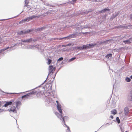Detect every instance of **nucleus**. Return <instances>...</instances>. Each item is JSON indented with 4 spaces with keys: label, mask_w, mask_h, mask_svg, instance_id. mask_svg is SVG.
I'll use <instances>...</instances> for the list:
<instances>
[{
    "label": "nucleus",
    "mask_w": 132,
    "mask_h": 132,
    "mask_svg": "<svg viewBox=\"0 0 132 132\" xmlns=\"http://www.w3.org/2000/svg\"><path fill=\"white\" fill-rule=\"evenodd\" d=\"M94 11V9H89L88 10H84L79 11L77 12V13L78 15H84L93 12Z\"/></svg>",
    "instance_id": "1"
},
{
    "label": "nucleus",
    "mask_w": 132,
    "mask_h": 132,
    "mask_svg": "<svg viewBox=\"0 0 132 132\" xmlns=\"http://www.w3.org/2000/svg\"><path fill=\"white\" fill-rule=\"evenodd\" d=\"M36 91L32 90L31 92L28 93L27 94L22 95L21 96V98L22 99L25 100L27 99L31 98L32 96L31 95H35Z\"/></svg>",
    "instance_id": "2"
},
{
    "label": "nucleus",
    "mask_w": 132,
    "mask_h": 132,
    "mask_svg": "<svg viewBox=\"0 0 132 132\" xmlns=\"http://www.w3.org/2000/svg\"><path fill=\"white\" fill-rule=\"evenodd\" d=\"M78 36V32H75L72 34H70L69 35L62 38H61L60 39H69L71 38H76L77 36Z\"/></svg>",
    "instance_id": "3"
},
{
    "label": "nucleus",
    "mask_w": 132,
    "mask_h": 132,
    "mask_svg": "<svg viewBox=\"0 0 132 132\" xmlns=\"http://www.w3.org/2000/svg\"><path fill=\"white\" fill-rule=\"evenodd\" d=\"M15 101V98H13L10 101H6V102L3 106L5 107H7L9 105H14Z\"/></svg>",
    "instance_id": "4"
},
{
    "label": "nucleus",
    "mask_w": 132,
    "mask_h": 132,
    "mask_svg": "<svg viewBox=\"0 0 132 132\" xmlns=\"http://www.w3.org/2000/svg\"><path fill=\"white\" fill-rule=\"evenodd\" d=\"M129 24H125L115 26V28L122 30L125 29H129Z\"/></svg>",
    "instance_id": "5"
},
{
    "label": "nucleus",
    "mask_w": 132,
    "mask_h": 132,
    "mask_svg": "<svg viewBox=\"0 0 132 132\" xmlns=\"http://www.w3.org/2000/svg\"><path fill=\"white\" fill-rule=\"evenodd\" d=\"M46 79L43 82L42 84H41L38 87H39V88L38 89V91L35 90H33V91H35L36 92L35 93V94H38L40 93V92L43 91L44 90H45V88L44 87L41 86L43 85L44 83L46 82Z\"/></svg>",
    "instance_id": "6"
},
{
    "label": "nucleus",
    "mask_w": 132,
    "mask_h": 132,
    "mask_svg": "<svg viewBox=\"0 0 132 132\" xmlns=\"http://www.w3.org/2000/svg\"><path fill=\"white\" fill-rule=\"evenodd\" d=\"M12 48L11 46L10 47L9 46H7L3 49L0 50V55L1 54H4L6 53V52H5L4 51L7 49H9V51H10L11 50L10 49Z\"/></svg>",
    "instance_id": "7"
},
{
    "label": "nucleus",
    "mask_w": 132,
    "mask_h": 132,
    "mask_svg": "<svg viewBox=\"0 0 132 132\" xmlns=\"http://www.w3.org/2000/svg\"><path fill=\"white\" fill-rule=\"evenodd\" d=\"M38 38H37L35 39H33L32 38H28L26 39L27 43H35L36 41L38 40Z\"/></svg>",
    "instance_id": "8"
},
{
    "label": "nucleus",
    "mask_w": 132,
    "mask_h": 132,
    "mask_svg": "<svg viewBox=\"0 0 132 132\" xmlns=\"http://www.w3.org/2000/svg\"><path fill=\"white\" fill-rule=\"evenodd\" d=\"M56 102L57 104L56 107L59 112L60 113H61L62 112V109H61V106L59 103L58 101L56 100Z\"/></svg>",
    "instance_id": "9"
},
{
    "label": "nucleus",
    "mask_w": 132,
    "mask_h": 132,
    "mask_svg": "<svg viewBox=\"0 0 132 132\" xmlns=\"http://www.w3.org/2000/svg\"><path fill=\"white\" fill-rule=\"evenodd\" d=\"M110 10L111 9H110L108 8V7H107L99 11V12L100 13H103L107 12H109Z\"/></svg>",
    "instance_id": "10"
},
{
    "label": "nucleus",
    "mask_w": 132,
    "mask_h": 132,
    "mask_svg": "<svg viewBox=\"0 0 132 132\" xmlns=\"http://www.w3.org/2000/svg\"><path fill=\"white\" fill-rule=\"evenodd\" d=\"M46 27L43 26L40 28H38L36 29L34 28L35 32H40L43 31L44 29H45Z\"/></svg>",
    "instance_id": "11"
},
{
    "label": "nucleus",
    "mask_w": 132,
    "mask_h": 132,
    "mask_svg": "<svg viewBox=\"0 0 132 132\" xmlns=\"http://www.w3.org/2000/svg\"><path fill=\"white\" fill-rule=\"evenodd\" d=\"M52 11L48 10L44 14H41L39 15L40 17H44L45 16H46L48 14H50L52 13Z\"/></svg>",
    "instance_id": "12"
},
{
    "label": "nucleus",
    "mask_w": 132,
    "mask_h": 132,
    "mask_svg": "<svg viewBox=\"0 0 132 132\" xmlns=\"http://www.w3.org/2000/svg\"><path fill=\"white\" fill-rule=\"evenodd\" d=\"M9 111L10 112H12L14 113H17V110L16 107L15 106H13V107H11V108L8 109V110H5Z\"/></svg>",
    "instance_id": "13"
},
{
    "label": "nucleus",
    "mask_w": 132,
    "mask_h": 132,
    "mask_svg": "<svg viewBox=\"0 0 132 132\" xmlns=\"http://www.w3.org/2000/svg\"><path fill=\"white\" fill-rule=\"evenodd\" d=\"M40 17V16L39 15H32L31 16L28 17V19L29 21L31 20L34 19L38 18Z\"/></svg>",
    "instance_id": "14"
},
{
    "label": "nucleus",
    "mask_w": 132,
    "mask_h": 132,
    "mask_svg": "<svg viewBox=\"0 0 132 132\" xmlns=\"http://www.w3.org/2000/svg\"><path fill=\"white\" fill-rule=\"evenodd\" d=\"M16 33L18 35H24L26 34L25 29L22 30L20 31H17Z\"/></svg>",
    "instance_id": "15"
},
{
    "label": "nucleus",
    "mask_w": 132,
    "mask_h": 132,
    "mask_svg": "<svg viewBox=\"0 0 132 132\" xmlns=\"http://www.w3.org/2000/svg\"><path fill=\"white\" fill-rule=\"evenodd\" d=\"M127 99L128 101H132V90L130 91L129 94L128 95Z\"/></svg>",
    "instance_id": "16"
},
{
    "label": "nucleus",
    "mask_w": 132,
    "mask_h": 132,
    "mask_svg": "<svg viewBox=\"0 0 132 132\" xmlns=\"http://www.w3.org/2000/svg\"><path fill=\"white\" fill-rule=\"evenodd\" d=\"M64 114H63L60 120H62V122H65V121H67L68 120L69 118V117L67 116H63Z\"/></svg>",
    "instance_id": "17"
},
{
    "label": "nucleus",
    "mask_w": 132,
    "mask_h": 132,
    "mask_svg": "<svg viewBox=\"0 0 132 132\" xmlns=\"http://www.w3.org/2000/svg\"><path fill=\"white\" fill-rule=\"evenodd\" d=\"M112 56V54L111 53H108L105 56V58L108 60L111 59Z\"/></svg>",
    "instance_id": "18"
},
{
    "label": "nucleus",
    "mask_w": 132,
    "mask_h": 132,
    "mask_svg": "<svg viewBox=\"0 0 132 132\" xmlns=\"http://www.w3.org/2000/svg\"><path fill=\"white\" fill-rule=\"evenodd\" d=\"M26 34H28L29 33H35L34 28L33 29H28L26 30Z\"/></svg>",
    "instance_id": "19"
},
{
    "label": "nucleus",
    "mask_w": 132,
    "mask_h": 132,
    "mask_svg": "<svg viewBox=\"0 0 132 132\" xmlns=\"http://www.w3.org/2000/svg\"><path fill=\"white\" fill-rule=\"evenodd\" d=\"M112 39H109L108 40H106L103 41L101 42V43L102 44H109L112 41Z\"/></svg>",
    "instance_id": "20"
},
{
    "label": "nucleus",
    "mask_w": 132,
    "mask_h": 132,
    "mask_svg": "<svg viewBox=\"0 0 132 132\" xmlns=\"http://www.w3.org/2000/svg\"><path fill=\"white\" fill-rule=\"evenodd\" d=\"M52 102V99L50 98L47 97L45 101V104H49Z\"/></svg>",
    "instance_id": "21"
},
{
    "label": "nucleus",
    "mask_w": 132,
    "mask_h": 132,
    "mask_svg": "<svg viewBox=\"0 0 132 132\" xmlns=\"http://www.w3.org/2000/svg\"><path fill=\"white\" fill-rule=\"evenodd\" d=\"M63 57H61L58 59L57 61V62L56 63V65L57 66H59L61 64L60 62L63 60Z\"/></svg>",
    "instance_id": "22"
},
{
    "label": "nucleus",
    "mask_w": 132,
    "mask_h": 132,
    "mask_svg": "<svg viewBox=\"0 0 132 132\" xmlns=\"http://www.w3.org/2000/svg\"><path fill=\"white\" fill-rule=\"evenodd\" d=\"M92 31H89V32H79V33L78 32V35L79 34H82L84 35V36H86V35H90L92 33Z\"/></svg>",
    "instance_id": "23"
},
{
    "label": "nucleus",
    "mask_w": 132,
    "mask_h": 132,
    "mask_svg": "<svg viewBox=\"0 0 132 132\" xmlns=\"http://www.w3.org/2000/svg\"><path fill=\"white\" fill-rule=\"evenodd\" d=\"M124 113L125 116L127 115L129 112V109L128 107L126 106L124 109Z\"/></svg>",
    "instance_id": "24"
},
{
    "label": "nucleus",
    "mask_w": 132,
    "mask_h": 132,
    "mask_svg": "<svg viewBox=\"0 0 132 132\" xmlns=\"http://www.w3.org/2000/svg\"><path fill=\"white\" fill-rule=\"evenodd\" d=\"M89 49L94 47L96 45V43H91L88 44Z\"/></svg>",
    "instance_id": "25"
},
{
    "label": "nucleus",
    "mask_w": 132,
    "mask_h": 132,
    "mask_svg": "<svg viewBox=\"0 0 132 132\" xmlns=\"http://www.w3.org/2000/svg\"><path fill=\"white\" fill-rule=\"evenodd\" d=\"M60 113V114L59 113H58L57 112H55V114L60 120L61 118V117L63 114L62 111V112L61 113Z\"/></svg>",
    "instance_id": "26"
},
{
    "label": "nucleus",
    "mask_w": 132,
    "mask_h": 132,
    "mask_svg": "<svg viewBox=\"0 0 132 132\" xmlns=\"http://www.w3.org/2000/svg\"><path fill=\"white\" fill-rule=\"evenodd\" d=\"M45 86L46 88H48V89L50 90H52V85L51 84L47 83L46 84Z\"/></svg>",
    "instance_id": "27"
},
{
    "label": "nucleus",
    "mask_w": 132,
    "mask_h": 132,
    "mask_svg": "<svg viewBox=\"0 0 132 132\" xmlns=\"http://www.w3.org/2000/svg\"><path fill=\"white\" fill-rule=\"evenodd\" d=\"M82 50H86L89 49L88 44L83 45L82 46Z\"/></svg>",
    "instance_id": "28"
},
{
    "label": "nucleus",
    "mask_w": 132,
    "mask_h": 132,
    "mask_svg": "<svg viewBox=\"0 0 132 132\" xmlns=\"http://www.w3.org/2000/svg\"><path fill=\"white\" fill-rule=\"evenodd\" d=\"M123 42L125 44H129L131 43V42L128 39L123 40Z\"/></svg>",
    "instance_id": "29"
},
{
    "label": "nucleus",
    "mask_w": 132,
    "mask_h": 132,
    "mask_svg": "<svg viewBox=\"0 0 132 132\" xmlns=\"http://www.w3.org/2000/svg\"><path fill=\"white\" fill-rule=\"evenodd\" d=\"M84 28H85V29H90L92 27V26H90L89 24H87L86 25L84 26Z\"/></svg>",
    "instance_id": "30"
},
{
    "label": "nucleus",
    "mask_w": 132,
    "mask_h": 132,
    "mask_svg": "<svg viewBox=\"0 0 132 132\" xmlns=\"http://www.w3.org/2000/svg\"><path fill=\"white\" fill-rule=\"evenodd\" d=\"M34 47L36 48H37V49L39 51H41V52H43V50H41L40 48V46L38 44H37V45H35Z\"/></svg>",
    "instance_id": "31"
},
{
    "label": "nucleus",
    "mask_w": 132,
    "mask_h": 132,
    "mask_svg": "<svg viewBox=\"0 0 132 132\" xmlns=\"http://www.w3.org/2000/svg\"><path fill=\"white\" fill-rule=\"evenodd\" d=\"M0 90L2 93H5V94H14H14H17V93H9L8 92H4L1 89H0ZM25 93V92H21V93H17V94L21 93Z\"/></svg>",
    "instance_id": "32"
},
{
    "label": "nucleus",
    "mask_w": 132,
    "mask_h": 132,
    "mask_svg": "<svg viewBox=\"0 0 132 132\" xmlns=\"http://www.w3.org/2000/svg\"><path fill=\"white\" fill-rule=\"evenodd\" d=\"M15 103L16 107H17V106H19L22 104L21 103L20 101H18L15 102Z\"/></svg>",
    "instance_id": "33"
},
{
    "label": "nucleus",
    "mask_w": 132,
    "mask_h": 132,
    "mask_svg": "<svg viewBox=\"0 0 132 132\" xmlns=\"http://www.w3.org/2000/svg\"><path fill=\"white\" fill-rule=\"evenodd\" d=\"M60 38H51L50 39V41H52L53 40H60L63 39H60Z\"/></svg>",
    "instance_id": "34"
},
{
    "label": "nucleus",
    "mask_w": 132,
    "mask_h": 132,
    "mask_svg": "<svg viewBox=\"0 0 132 132\" xmlns=\"http://www.w3.org/2000/svg\"><path fill=\"white\" fill-rule=\"evenodd\" d=\"M62 123L63 124H64L66 127L67 128V130H68V131H70V127L65 124V122H62Z\"/></svg>",
    "instance_id": "35"
},
{
    "label": "nucleus",
    "mask_w": 132,
    "mask_h": 132,
    "mask_svg": "<svg viewBox=\"0 0 132 132\" xmlns=\"http://www.w3.org/2000/svg\"><path fill=\"white\" fill-rule=\"evenodd\" d=\"M111 114H112L113 115H115L117 113V110L116 109H114L113 110H112L111 111Z\"/></svg>",
    "instance_id": "36"
},
{
    "label": "nucleus",
    "mask_w": 132,
    "mask_h": 132,
    "mask_svg": "<svg viewBox=\"0 0 132 132\" xmlns=\"http://www.w3.org/2000/svg\"><path fill=\"white\" fill-rule=\"evenodd\" d=\"M53 73H54V71H52V70H49V71L48 73V76H47V77L46 78V80H47V79L48 76L50 75H51H51H52Z\"/></svg>",
    "instance_id": "37"
},
{
    "label": "nucleus",
    "mask_w": 132,
    "mask_h": 132,
    "mask_svg": "<svg viewBox=\"0 0 132 132\" xmlns=\"http://www.w3.org/2000/svg\"><path fill=\"white\" fill-rule=\"evenodd\" d=\"M116 17L114 14H113L111 16L110 18V20L112 21Z\"/></svg>",
    "instance_id": "38"
},
{
    "label": "nucleus",
    "mask_w": 132,
    "mask_h": 132,
    "mask_svg": "<svg viewBox=\"0 0 132 132\" xmlns=\"http://www.w3.org/2000/svg\"><path fill=\"white\" fill-rule=\"evenodd\" d=\"M116 122L118 124H119L120 123V120L119 118L118 117H117L116 118Z\"/></svg>",
    "instance_id": "39"
},
{
    "label": "nucleus",
    "mask_w": 132,
    "mask_h": 132,
    "mask_svg": "<svg viewBox=\"0 0 132 132\" xmlns=\"http://www.w3.org/2000/svg\"><path fill=\"white\" fill-rule=\"evenodd\" d=\"M68 60L66 58L64 59L61 62V64H65V63L67 62V61Z\"/></svg>",
    "instance_id": "40"
},
{
    "label": "nucleus",
    "mask_w": 132,
    "mask_h": 132,
    "mask_svg": "<svg viewBox=\"0 0 132 132\" xmlns=\"http://www.w3.org/2000/svg\"><path fill=\"white\" fill-rule=\"evenodd\" d=\"M0 102V103H1V106H2L3 107H4L3 106L4 105L5 102L6 101H2Z\"/></svg>",
    "instance_id": "41"
},
{
    "label": "nucleus",
    "mask_w": 132,
    "mask_h": 132,
    "mask_svg": "<svg viewBox=\"0 0 132 132\" xmlns=\"http://www.w3.org/2000/svg\"><path fill=\"white\" fill-rule=\"evenodd\" d=\"M76 58V57H73L71 58L70 59H69L68 61V62H70L73 60H74Z\"/></svg>",
    "instance_id": "42"
},
{
    "label": "nucleus",
    "mask_w": 132,
    "mask_h": 132,
    "mask_svg": "<svg viewBox=\"0 0 132 132\" xmlns=\"http://www.w3.org/2000/svg\"><path fill=\"white\" fill-rule=\"evenodd\" d=\"M125 81L127 82H129L131 81V79L128 77H126L125 79Z\"/></svg>",
    "instance_id": "43"
},
{
    "label": "nucleus",
    "mask_w": 132,
    "mask_h": 132,
    "mask_svg": "<svg viewBox=\"0 0 132 132\" xmlns=\"http://www.w3.org/2000/svg\"><path fill=\"white\" fill-rule=\"evenodd\" d=\"M47 63L48 65H49L52 62V60L49 59L48 58L47 59Z\"/></svg>",
    "instance_id": "44"
},
{
    "label": "nucleus",
    "mask_w": 132,
    "mask_h": 132,
    "mask_svg": "<svg viewBox=\"0 0 132 132\" xmlns=\"http://www.w3.org/2000/svg\"><path fill=\"white\" fill-rule=\"evenodd\" d=\"M77 48L78 49V50H82V46H77Z\"/></svg>",
    "instance_id": "45"
},
{
    "label": "nucleus",
    "mask_w": 132,
    "mask_h": 132,
    "mask_svg": "<svg viewBox=\"0 0 132 132\" xmlns=\"http://www.w3.org/2000/svg\"><path fill=\"white\" fill-rule=\"evenodd\" d=\"M28 19V17H27L26 18L23 19V21H24V22H25V23H26L29 21Z\"/></svg>",
    "instance_id": "46"
},
{
    "label": "nucleus",
    "mask_w": 132,
    "mask_h": 132,
    "mask_svg": "<svg viewBox=\"0 0 132 132\" xmlns=\"http://www.w3.org/2000/svg\"><path fill=\"white\" fill-rule=\"evenodd\" d=\"M97 43H98V44H97V43H96V45L95 46H96V47H99L100 46V45H102V44L101 42H97Z\"/></svg>",
    "instance_id": "47"
},
{
    "label": "nucleus",
    "mask_w": 132,
    "mask_h": 132,
    "mask_svg": "<svg viewBox=\"0 0 132 132\" xmlns=\"http://www.w3.org/2000/svg\"><path fill=\"white\" fill-rule=\"evenodd\" d=\"M25 0V4L24 6H27V5L29 2V1L27 0Z\"/></svg>",
    "instance_id": "48"
},
{
    "label": "nucleus",
    "mask_w": 132,
    "mask_h": 132,
    "mask_svg": "<svg viewBox=\"0 0 132 132\" xmlns=\"http://www.w3.org/2000/svg\"><path fill=\"white\" fill-rule=\"evenodd\" d=\"M120 57V55H118L117 56V57L116 58V61H118L119 60V59Z\"/></svg>",
    "instance_id": "49"
},
{
    "label": "nucleus",
    "mask_w": 132,
    "mask_h": 132,
    "mask_svg": "<svg viewBox=\"0 0 132 132\" xmlns=\"http://www.w3.org/2000/svg\"><path fill=\"white\" fill-rule=\"evenodd\" d=\"M77 46L72 47V50L74 51H77L78 50L77 48Z\"/></svg>",
    "instance_id": "50"
},
{
    "label": "nucleus",
    "mask_w": 132,
    "mask_h": 132,
    "mask_svg": "<svg viewBox=\"0 0 132 132\" xmlns=\"http://www.w3.org/2000/svg\"><path fill=\"white\" fill-rule=\"evenodd\" d=\"M108 15L106 14H105L103 15L102 16V18L104 19H106V17Z\"/></svg>",
    "instance_id": "51"
},
{
    "label": "nucleus",
    "mask_w": 132,
    "mask_h": 132,
    "mask_svg": "<svg viewBox=\"0 0 132 132\" xmlns=\"http://www.w3.org/2000/svg\"><path fill=\"white\" fill-rule=\"evenodd\" d=\"M23 23H25V22H24L23 19L22 20H21L19 22V24H22Z\"/></svg>",
    "instance_id": "52"
},
{
    "label": "nucleus",
    "mask_w": 132,
    "mask_h": 132,
    "mask_svg": "<svg viewBox=\"0 0 132 132\" xmlns=\"http://www.w3.org/2000/svg\"><path fill=\"white\" fill-rule=\"evenodd\" d=\"M19 41H20V40H19ZM20 41L24 43H27V41H26V39H21L20 40Z\"/></svg>",
    "instance_id": "53"
},
{
    "label": "nucleus",
    "mask_w": 132,
    "mask_h": 132,
    "mask_svg": "<svg viewBox=\"0 0 132 132\" xmlns=\"http://www.w3.org/2000/svg\"><path fill=\"white\" fill-rule=\"evenodd\" d=\"M73 43H69L68 44H67V46H72L73 45Z\"/></svg>",
    "instance_id": "54"
},
{
    "label": "nucleus",
    "mask_w": 132,
    "mask_h": 132,
    "mask_svg": "<svg viewBox=\"0 0 132 132\" xmlns=\"http://www.w3.org/2000/svg\"><path fill=\"white\" fill-rule=\"evenodd\" d=\"M120 12V11H118L116 13V12L115 13H116V14L115 15L116 17L119 15Z\"/></svg>",
    "instance_id": "55"
},
{
    "label": "nucleus",
    "mask_w": 132,
    "mask_h": 132,
    "mask_svg": "<svg viewBox=\"0 0 132 132\" xmlns=\"http://www.w3.org/2000/svg\"><path fill=\"white\" fill-rule=\"evenodd\" d=\"M53 68V66L52 65H50L49 66V70H52V69Z\"/></svg>",
    "instance_id": "56"
},
{
    "label": "nucleus",
    "mask_w": 132,
    "mask_h": 132,
    "mask_svg": "<svg viewBox=\"0 0 132 132\" xmlns=\"http://www.w3.org/2000/svg\"><path fill=\"white\" fill-rule=\"evenodd\" d=\"M61 68V67H60V68L58 69V70H57V71L55 73V75H54V77H55V76H56V73H57L59 71V70H60V69Z\"/></svg>",
    "instance_id": "57"
},
{
    "label": "nucleus",
    "mask_w": 132,
    "mask_h": 132,
    "mask_svg": "<svg viewBox=\"0 0 132 132\" xmlns=\"http://www.w3.org/2000/svg\"><path fill=\"white\" fill-rule=\"evenodd\" d=\"M129 29H132V25L130 23L129 24Z\"/></svg>",
    "instance_id": "58"
},
{
    "label": "nucleus",
    "mask_w": 132,
    "mask_h": 132,
    "mask_svg": "<svg viewBox=\"0 0 132 132\" xmlns=\"http://www.w3.org/2000/svg\"><path fill=\"white\" fill-rule=\"evenodd\" d=\"M54 79L55 80V77L54 78V77H52L51 79V81L52 80V81H51V83H52V82H53Z\"/></svg>",
    "instance_id": "59"
},
{
    "label": "nucleus",
    "mask_w": 132,
    "mask_h": 132,
    "mask_svg": "<svg viewBox=\"0 0 132 132\" xmlns=\"http://www.w3.org/2000/svg\"><path fill=\"white\" fill-rule=\"evenodd\" d=\"M84 28V26H83V27H82V25H81L80 26V30H81V31L82 30H83L84 29H85V28Z\"/></svg>",
    "instance_id": "60"
},
{
    "label": "nucleus",
    "mask_w": 132,
    "mask_h": 132,
    "mask_svg": "<svg viewBox=\"0 0 132 132\" xmlns=\"http://www.w3.org/2000/svg\"><path fill=\"white\" fill-rule=\"evenodd\" d=\"M80 25V23H77L75 24V26L76 27H78V26H79Z\"/></svg>",
    "instance_id": "61"
},
{
    "label": "nucleus",
    "mask_w": 132,
    "mask_h": 132,
    "mask_svg": "<svg viewBox=\"0 0 132 132\" xmlns=\"http://www.w3.org/2000/svg\"><path fill=\"white\" fill-rule=\"evenodd\" d=\"M80 27H77L76 28V30H80Z\"/></svg>",
    "instance_id": "62"
},
{
    "label": "nucleus",
    "mask_w": 132,
    "mask_h": 132,
    "mask_svg": "<svg viewBox=\"0 0 132 132\" xmlns=\"http://www.w3.org/2000/svg\"><path fill=\"white\" fill-rule=\"evenodd\" d=\"M130 19L131 20H132V14H130Z\"/></svg>",
    "instance_id": "63"
},
{
    "label": "nucleus",
    "mask_w": 132,
    "mask_h": 132,
    "mask_svg": "<svg viewBox=\"0 0 132 132\" xmlns=\"http://www.w3.org/2000/svg\"><path fill=\"white\" fill-rule=\"evenodd\" d=\"M120 37V36H117L115 37V38L116 39H117L118 40L119 39V37Z\"/></svg>",
    "instance_id": "64"
}]
</instances>
